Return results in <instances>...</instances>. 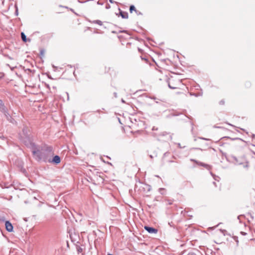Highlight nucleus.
<instances>
[{"instance_id":"7","label":"nucleus","mask_w":255,"mask_h":255,"mask_svg":"<svg viewBox=\"0 0 255 255\" xmlns=\"http://www.w3.org/2000/svg\"><path fill=\"white\" fill-rule=\"evenodd\" d=\"M129 11L130 13H132L133 11L136 12V9L134 5H130L129 7Z\"/></svg>"},{"instance_id":"11","label":"nucleus","mask_w":255,"mask_h":255,"mask_svg":"<svg viewBox=\"0 0 255 255\" xmlns=\"http://www.w3.org/2000/svg\"><path fill=\"white\" fill-rule=\"evenodd\" d=\"M241 233H242V234L243 235H246V233H243V232H241Z\"/></svg>"},{"instance_id":"9","label":"nucleus","mask_w":255,"mask_h":255,"mask_svg":"<svg viewBox=\"0 0 255 255\" xmlns=\"http://www.w3.org/2000/svg\"><path fill=\"white\" fill-rule=\"evenodd\" d=\"M96 23L100 25H102V22L100 20H97Z\"/></svg>"},{"instance_id":"4","label":"nucleus","mask_w":255,"mask_h":255,"mask_svg":"<svg viewBox=\"0 0 255 255\" xmlns=\"http://www.w3.org/2000/svg\"><path fill=\"white\" fill-rule=\"evenodd\" d=\"M60 158L59 156L56 155L53 157V162H55L56 164H58L60 162Z\"/></svg>"},{"instance_id":"6","label":"nucleus","mask_w":255,"mask_h":255,"mask_svg":"<svg viewBox=\"0 0 255 255\" xmlns=\"http://www.w3.org/2000/svg\"><path fill=\"white\" fill-rule=\"evenodd\" d=\"M120 14L123 18H128V13L127 12L121 11Z\"/></svg>"},{"instance_id":"1","label":"nucleus","mask_w":255,"mask_h":255,"mask_svg":"<svg viewBox=\"0 0 255 255\" xmlns=\"http://www.w3.org/2000/svg\"><path fill=\"white\" fill-rule=\"evenodd\" d=\"M175 80L173 78H170L168 82V86L170 88L174 89L177 88V86L179 84L180 81L179 80H177L176 83H174Z\"/></svg>"},{"instance_id":"5","label":"nucleus","mask_w":255,"mask_h":255,"mask_svg":"<svg viewBox=\"0 0 255 255\" xmlns=\"http://www.w3.org/2000/svg\"><path fill=\"white\" fill-rule=\"evenodd\" d=\"M21 39L22 41L24 42H26L27 41H30L29 39H27L26 38V35L24 34L23 32L21 33Z\"/></svg>"},{"instance_id":"8","label":"nucleus","mask_w":255,"mask_h":255,"mask_svg":"<svg viewBox=\"0 0 255 255\" xmlns=\"http://www.w3.org/2000/svg\"><path fill=\"white\" fill-rule=\"evenodd\" d=\"M32 152L34 155H37L38 157L40 156V153H39V150H33L32 151Z\"/></svg>"},{"instance_id":"10","label":"nucleus","mask_w":255,"mask_h":255,"mask_svg":"<svg viewBox=\"0 0 255 255\" xmlns=\"http://www.w3.org/2000/svg\"><path fill=\"white\" fill-rule=\"evenodd\" d=\"M221 103H222V104H224V101H221L220 102Z\"/></svg>"},{"instance_id":"3","label":"nucleus","mask_w":255,"mask_h":255,"mask_svg":"<svg viewBox=\"0 0 255 255\" xmlns=\"http://www.w3.org/2000/svg\"><path fill=\"white\" fill-rule=\"evenodd\" d=\"M6 230L9 232L13 231V226L9 221H6L5 223Z\"/></svg>"},{"instance_id":"2","label":"nucleus","mask_w":255,"mask_h":255,"mask_svg":"<svg viewBox=\"0 0 255 255\" xmlns=\"http://www.w3.org/2000/svg\"><path fill=\"white\" fill-rule=\"evenodd\" d=\"M144 228L146 231L150 234H156L158 232L157 229L152 227L144 226Z\"/></svg>"},{"instance_id":"12","label":"nucleus","mask_w":255,"mask_h":255,"mask_svg":"<svg viewBox=\"0 0 255 255\" xmlns=\"http://www.w3.org/2000/svg\"><path fill=\"white\" fill-rule=\"evenodd\" d=\"M2 103V101L1 100H0V104H1Z\"/></svg>"}]
</instances>
